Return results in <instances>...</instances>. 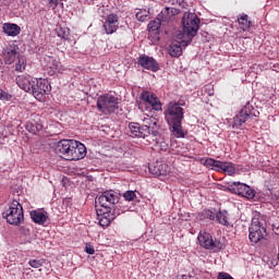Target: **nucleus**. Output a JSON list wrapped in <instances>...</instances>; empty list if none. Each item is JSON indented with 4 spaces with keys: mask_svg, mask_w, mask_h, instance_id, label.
Here are the masks:
<instances>
[{
    "mask_svg": "<svg viewBox=\"0 0 279 279\" xmlns=\"http://www.w3.org/2000/svg\"><path fill=\"white\" fill-rule=\"evenodd\" d=\"M238 23L243 32H247L252 27V22L248 20L247 14L243 13L238 17Z\"/></svg>",
    "mask_w": 279,
    "mask_h": 279,
    "instance_id": "c85d7f7f",
    "label": "nucleus"
},
{
    "mask_svg": "<svg viewBox=\"0 0 279 279\" xmlns=\"http://www.w3.org/2000/svg\"><path fill=\"white\" fill-rule=\"evenodd\" d=\"M57 36L59 38H61V40H71V38H69L70 34H71V29H69V27H62L60 25H58L54 29Z\"/></svg>",
    "mask_w": 279,
    "mask_h": 279,
    "instance_id": "c756f323",
    "label": "nucleus"
},
{
    "mask_svg": "<svg viewBox=\"0 0 279 279\" xmlns=\"http://www.w3.org/2000/svg\"><path fill=\"white\" fill-rule=\"evenodd\" d=\"M123 197H124L125 202H133V199L136 197V192H134V191H126L123 194Z\"/></svg>",
    "mask_w": 279,
    "mask_h": 279,
    "instance_id": "c9c22d12",
    "label": "nucleus"
},
{
    "mask_svg": "<svg viewBox=\"0 0 279 279\" xmlns=\"http://www.w3.org/2000/svg\"><path fill=\"white\" fill-rule=\"evenodd\" d=\"M267 236V220L260 214H255L248 228L251 243H258Z\"/></svg>",
    "mask_w": 279,
    "mask_h": 279,
    "instance_id": "7ed1b4c3",
    "label": "nucleus"
},
{
    "mask_svg": "<svg viewBox=\"0 0 279 279\" xmlns=\"http://www.w3.org/2000/svg\"><path fill=\"white\" fill-rule=\"evenodd\" d=\"M106 34H114L119 29V15L111 13L107 16L104 23Z\"/></svg>",
    "mask_w": 279,
    "mask_h": 279,
    "instance_id": "aec40b11",
    "label": "nucleus"
},
{
    "mask_svg": "<svg viewBox=\"0 0 279 279\" xmlns=\"http://www.w3.org/2000/svg\"><path fill=\"white\" fill-rule=\"evenodd\" d=\"M197 241L201 247H204L205 250H213V252H219V250H223V244L221 241L213 240V235L206 230L199 231Z\"/></svg>",
    "mask_w": 279,
    "mask_h": 279,
    "instance_id": "1a4fd4ad",
    "label": "nucleus"
},
{
    "mask_svg": "<svg viewBox=\"0 0 279 279\" xmlns=\"http://www.w3.org/2000/svg\"><path fill=\"white\" fill-rule=\"evenodd\" d=\"M137 64H140L142 69H146V71H151L153 73L160 71V65L158 64V61H156L154 57H149L147 54L140 56Z\"/></svg>",
    "mask_w": 279,
    "mask_h": 279,
    "instance_id": "dca6fc26",
    "label": "nucleus"
},
{
    "mask_svg": "<svg viewBox=\"0 0 279 279\" xmlns=\"http://www.w3.org/2000/svg\"><path fill=\"white\" fill-rule=\"evenodd\" d=\"M153 136H158V131H153Z\"/></svg>",
    "mask_w": 279,
    "mask_h": 279,
    "instance_id": "a19ab883",
    "label": "nucleus"
},
{
    "mask_svg": "<svg viewBox=\"0 0 279 279\" xmlns=\"http://www.w3.org/2000/svg\"><path fill=\"white\" fill-rule=\"evenodd\" d=\"M17 62L15 63V71L17 73H23V71H25L26 66H27V59L25 58V56L20 54L16 58Z\"/></svg>",
    "mask_w": 279,
    "mask_h": 279,
    "instance_id": "7c9ffc66",
    "label": "nucleus"
},
{
    "mask_svg": "<svg viewBox=\"0 0 279 279\" xmlns=\"http://www.w3.org/2000/svg\"><path fill=\"white\" fill-rule=\"evenodd\" d=\"M51 93V85L49 81L45 78H35V83H33L32 95L37 99V101H45V95H49Z\"/></svg>",
    "mask_w": 279,
    "mask_h": 279,
    "instance_id": "9b49d317",
    "label": "nucleus"
},
{
    "mask_svg": "<svg viewBox=\"0 0 279 279\" xmlns=\"http://www.w3.org/2000/svg\"><path fill=\"white\" fill-rule=\"evenodd\" d=\"M83 158H86V146L82 142L75 141L74 144L72 143L68 160H82Z\"/></svg>",
    "mask_w": 279,
    "mask_h": 279,
    "instance_id": "f3484780",
    "label": "nucleus"
},
{
    "mask_svg": "<svg viewBox=\"0 0 279 279\" xmlns=\"http://www.w3.org/2000/svg\"><path fill=\"white\" fill-rule=\"evenodd\" d=\"M251 117H256L254 108L251 105H246L240 113L233 118V128H241Z\"/></svg>",
    "mask_w": 279,
    "mask_h": 279,
    "instance_id": "4468645a",
    "label": "nucleus"
},
{
    "mask_svg": "<svg viewBox=\"0 0 279 279\" xmlns=\"http://www.w3.org/2000/svg\"><path fill=\"white\" fill-rule=\"evenodd\" d=\"M36 78L32 76H25V75H20L16 77V84L19 88L24 90L25 93H31L34 90V84H36Z\"/></svg>",
    "mask_w": 279,
    "mask_h": 279,
    "instance_id": "6ab92c4d",
    "label": "nucleus"
},
{
    "mask_svg": "<svg viewBox=\"0 0 279 279\" xmlns=\"http://www.w3.org/2000/svg\"><path fill=\"white\" fill-rule=\"evenodd\" d=\"M144 121L146 124L143 126H141V124L136 122L129 123V130L131 132L132 138H147V136H149L150 134L149 129L153 128L154 130V128L158 125V121H156V118H149V116H147Z\"/></svg>",
    "mask_w": 279,
    "mask_h": 279,
    "instance_id": "20e7f679",
    "label": "nucleus"
},
{
    "mask_svg": "<svg viewBox=\"0 0 279 279\" xmlns=\"http://www.w3.org/2000/svg\"><path fill=\"white\" fill-rule=\"evenodd\" d=\"M228 189L231 193L245 197L246 199H254L256 192L250 185L241 182H229Z\"/></svg>",
    "mask_w": 279,
    "mask_h": 279,
    "instance_id": "f8f14e48",
    "label": "nucleus"
},
{
    "mask_svg": "<svg viewBox=\"0 0 279 279\" xmlns=\"http://www.w3.org/2000/svg\"><path fill=\"white\" fill-rule=\"evenodd\" d=\"M182 25L183 31L177 33L178 38H183V45H191L193 38L197 36V32H199V17L195 13L185 12L183 14Z\"/></svg>",
    "mask_w": 279,
    "mask_h": 279,
    "instance_id": "f03ea898",
    "label": "nucleus"
},
{
    "mask_svg": "<svg viewBox=\"0 0 279 279\" xmlns=\"http://www.w3.org/2000/svg\"><path fill=\"white\" fill-rule=\"evenodd\" d=\"M85 252H86V254L93 255V254H95V247H93V245H90V244H86Z\"/></svg>",
    "mask_w": 279,
    "mask_h": 279,
    "instance_id": "ea45409f",
    "label": "nucleus"
},
{
    "mask_svg": "<svg viewBox=\"0 0 279 279\" xmlns=\"http://www.w3.org/2000/svg\"><path fill=\"white\" fill-rule=\"evenodd\" d=\"M150 173L153 175H156L157 178H160V175H167L168 173H171V168L167 163H156V166L149 167Z\"/></svg>",
    "mask_w": 279,
    "mask_h": 279,
    "instance_id": "5701e85b",
    "label": "nucleus"
},
{
    "mask_svg": "<svg viewBox=\"0 0 279 279\" xmlns=\"http://www.w3.org/2000/svg\"><path fill=\"white\" fill-rule=\"evenodd\" d=\"M169 143H170V147H173V145H178V142H167V141H157L155 143L154 149L155 151H167L169 149V151H171V148H169Z\"/></svg>",
    "mask_w": 279,
    "mask_h": 279,
    "instance_id": "bb28decb",
    "label": "nucleus"
},
{
    "mask_svg": "<svg viewBox=\"0 0 279 279\" xmlns=\"http://www.w3.org/2000/svg\"><path fill=\"white\" fill-rule=\"evenodd\" d=\"M182 104L179 102H169L167 106V110L165 112L166 121L168 125L170 124H179L182 123V119H184V109L181 107Z\"/></svg>",
    "mask_w": 279,
    "mask_h": 279,
    "instance_id": "6e6552de",
    "label": "nucleus"
},
{
    "mask_svg": "<svg viewBox=\"0 0 279 279\" xmlns=\"http://www.w3.org/2000/svg\"><path fill=\"white\" fill-rule=\"evenodd\" d=\"M46 62L48 75H50V77H53V75H60L66 71V68L62 64V62H60V59L58 58L48 57Z\"/></svg>",
    "mask_w": 279,
    "mask_h": 279,
    "instance_id": "ddd939ff",
    "label": "nucleus"
},
{
    "mask_svg": "<svg viewBox=\"0 0 279 279\" xmlns=\"http://www.w3.org/2000/svg\"><path fill=\"white\" fill-rule=\"evenodd\" d=\"M216 219L221 226H230V215L228 214V210H219L216 214Z\"/></svg>",
    "mask_w": 279,
    "mask_h": 279,
    "instance_id": "cd10ccee",
    "label": "nucleus"
},
{
    "mask_svg": "<svg viewBox=\"0 0 279 279\" xmlns=\"http://www.w3.org/2000/svg\"><path fill=\"white\" fill-rule=\"evenodd\" d=\"M20 56L19 46L16 45H9L2 50V60L4 64H14V62H16V58Z\"/></svg>",
    "mask_w": 279,
    "mask_h": 279,
    "instance_id": "2eb2a0df",
    "label": "nucleus"
},
{
    "mask_svg": "<svg viewBox=\"0 0 279 279\" xmlns=\"http://www.w3.org/2000/svg\"><path fill=\"white\" fill-rule=\"evenodd\" d=\"M2 217L7 220V223L19 226L24 219L23 206L19 201H13L9 205V208L2 214Z\"/></svg>",
    "mask_w": 279,
    "mask_h": 279,
    "instance_id": "423d86ee",
    "label": "nucleus"
},
{
    "mask_svg": "<svg viewBox=\"0 0 279 279\" xmlns=\"http://www.w3.org/2000/svg\"><path fill=\"white\" fill-rule=\"evenodd\" d=\"M26 130L31 132V134H36L43 130V123L40 122V117L38 114H34L27 122Z\"/></svg>",
    "mask_w": 279,
    "mask_h": 279,
    "instance_id": "412c9836",
    "label": "nucleus"
},
{
    "mask_svg": "<svg viewBox=\"0 0 279 279\" xmlns=\"http://www.w3.org/2000/svg\"><path fill=\"white\" fill-rule=\"evenodd\" d=\"M62 141H69V140H66V138H63Z\"/></svg>",
    "mask_w": 279,
    "mask_h": 279,
    "instance_id": "79ce46f5",
    "label": "nucleus"
},
{
    "mask_svg": "<svg viewBox=\"0 0 279 279\" xmlns=\"http://www.w3.org/2000/svg\"><path fill=\"white\" fill-rule=\"evenodd\" d=\"M135 19H137L141 23H145L149 19V11L147 10H138L135 14Z\"/></svg>",
    "mask_w": 279,
    "mask_h": 279,
    "instance_id": "72a5a7b5",
    "label": "nucleus"
},
{
    "mask_svg": "<svg viewBox=\"0 0 279 279\" xmlns=\"http://www.w3.org/2000/svg\"><path fill=\"white\" fill-rule=\"evenodd\" d=\"M142 101L138 105V108L142 112H151L155 110L156 112H160L162 110V102L156 94L149 90H145L141 94Z\"/></svg>",
    "mask_w": 279,
    "mask_h": 279,
    "instance_id": "39448f33",
    "label": "nucleus"
},
{
    "mask_svg": "<svg viewBox=\"0 0 279 279\" xmlns=\"http://www.w3.org/2000/svg\"><path fill=\"white\" fill-rule=\"evenodd\" d=\"M97 108L102 114H112L116 110H119V98L112 95H102L97 99Z\"/></svg>",
    "mask_w": 279,
    "mask_h": 279,
    "instance_id": "0eeeda50",
    "label": "nucleus"
},
{
    "mask_svg": "<svg viewBox=\"0 0 279 279\" xmlns=\"http://www.w3.org/2000/svg\"><path fill=\"white\" fill-rule=\"evenodd\" d=\"M0 99L1 101H10V99H12V95L8 94L3 89H0Z\"/></svg>",
    "mask_w": 279,
    "mask_h": 279,
    "instance_id": "4c0bfd02",
    "label": "nucleus"
},
{
    "mask_svg": "<svg viewBox=\"0 0 279 279\" xmlns=\"http://www.w3.org/2000/svg\"><path fill=\"white\" fill-rule=\"evenodd\" d=\"M172 126V134L175 136V138H184V131H182V123L175 124L172 123L170 124Z\"/></svg>",
    "mask_w": 279,
    "mask_h": 279,
    "instance_id": "473e14b6",
    "label": "nucleus"
},
{
    "mask_svg": "<svg viewBox=\"0 0 279 279\" xmlns=\"http://www.w3.org/2000/svg\"><path fill=\"white\" fill-rule=\"evenodd\" d=\"M120 199L121 195L112 190L105 191L96 197V204L101 206L100 209L96 210L99 226L108 228L114 221L117 217L114 215V206L119 204Z\"/></svg>",
    "mask_w": 279,
    "mask_h": 279,
    "instance_id": "f257e3e1",
    "label": "nucleus"
},
{
    "mask_svg": "<svg viewBox=\"0 0 279 279\" xmlns=\"http://www.w3.org/2000/svg\"><path fill=\"white\" fill-rule=\"evenodd\" d=\"M162 23H163L162 19H159V15H157L156 20H153L149 22L148 32H158Z\"/></svg>",
    "mask_w": 279,
    "mask_h": 279,
    "instance_id": "2f4dec72",
    "label": "nucleus"
},
{
    "mask_svg": "<svg viewBox=\"0 0 279 279\" xmlns=\"http://www.w3.org/2000/svg\"><path fill=\"white\" fill-rule=\"evenodd\" d=\"M31 218L34 223H38V226H43L47 223V219H49V214L43 209H36L31 211Z\"/></svg>",
    "mask_w": 279,
    "mask_h": 279,
    "instance_id": "4be33fe9",
    "label": "nucleus"
},
{
    "mask_svg": "<svg viewBox=\"0 0 279 279\" xmlns=\"http://www.w3.org/2000/svg\"><path fill=\"white\" fill-rule=\"evenodd\" d=\"M182 40H184V38L180 39L178 34L173 36L172 43L168 49L171 58H180V56H182V47H189V45H184Z\"/></svg>",
    "mask_w": 279,
    "mask_h": 279,
    "instance_id": "a211bd4d",
    "label": "nucleus"
},
{
    "mask_svg": "<svg viewBox=\"0 0 279 279\" xmlns=\"http://www.w3.org/2000/svg\"><path fill=\"white\" fill-rule=\"evenodd\" d=\"M178 12L179 11L175 8L166 7L165 10H162L158 15L159 19L163 21V23H169V21H171V19H173V16L178 14Z\"/></svg>",
    "mask_w": 279,
    "mask_h": 279,
    "instance_id": "a878e982",
    "label": "nucleus"
},
{
    "mask_svg": "<svg viewBox=\"0 0 279 279\" xmlns=\"http://www.w3.org/2000/svg\"><path fill=\"white\" fill-rule=\"evenodd\" d=\"M60 3H62V0H49V5L52 8V10H56Z\"/></svg>",
    "mask_w": 279,
    "mask_h": 279,
    "instance_id": "58836bf2",
    "label": "nucleus"
},
{
    "mask_svg": "<svg viewBox=\"0 0 279 279\" xmlns=\"http://www.w3.org/2000/svg\"><path fill=\"white\" fill-rule=\"evenodd\" d=\"M203 216L205 219H209V221H215V219H217V215H215V213H213L210 209H205L203 211Z\"/></svg>",
    "mask_w": 279,
    "mask_h": 279,
    "instance_id": "f704fd0d",
    "label": "nucleus"
},
{
    "mask_svg": "<svg viewBox=\"0 0 279 279\" xmlns=\"http://www.w3.org/2000/svg\"><path fill=\"white\" fill-rule=\"evenodd\" d=\"M2 32L7 36H19V34H21V26H19L17 24L4 23L2 26Z\"/></svg>",
    "mask_w": 279,
    "mask_h": 279,
    "instance_id": "393cba45",
    "label": "nucleus"
},
{
    "mask_svg": "<svg viewBox=\"0 0 279 279\" xmlns=\"http://www.w3.org/2000/svg\"><path fill=\"white\" fill-rule=\"evenodd\" d=\"M29 267H33V269H38L39 267H43V260L40 259H31L28 262Z\"/></svg>",
    "mask_w": 279,
    "mask_h": 279,
    "instance_id": "e433bc0d",
    "label": "nucleus"
},
{
    "mask_svg": "<svg viewBox=\"0 0 279 279\" xmlns=\"http://www.w3.org/2000/svg\"><path fill=\"white\" fill-rule=\"evenodd\" d=\"M71 142H62L59 141L54 147V151L57 154H62L65 157V160H69L70 156H71V144H69Z\"/></svg>",
    "mask_w": 279,
    "mask_h": 279,
    "instance_id": "b1692460",
    "label": "nucleus"
},
{
    "mask_svg": "<svg viewBox=\"0 0 279 279\" xmlns=\"http://www.w3.org/2000/svg\"><path fill=\"white\" fill-rule=\"evenodd\" d=\"M203 165L208 169H214V171H223L228 175H234L236 169L234 163L228 161H219L213 158H207L204 160Z\"/></svg>",
    "mask_w": 279,
    "mask_h": 279,
    "instance_id": "9d476101",
    "label": "nucleus"
}]
</instances>
